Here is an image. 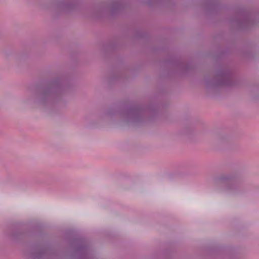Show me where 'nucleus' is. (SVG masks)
Listing matches in <instances>:
<instances>
[{
	"label": "nucleus",
	"mask_w": 259,
	"mask_h": 259,
	"mask_svg": "<svg viewBox=\"0 0 259 259\" xmlns=\"http://www.w3.org/2000/svg\"><path fill=\"white\" fill-rule=\"evenodd\" d=\"M215 183L220 186L224 192L230 194L237 195L243 191L242 186L232 176H222L215 180Z\"/></svg>",
	"instance_id": "1"
},
{
	"label": "nucleus",
	"mask_w": 259,
	"mask_h": 259,
	"mask_svg": "<svg viewBox=\"0 0 259 259\" xmlns=\"http://www.w3.org/2000/svg\"><path fill=\"white\" fill-rule=\"evenodd\" d=\"M54 250L47 245H34L29 253V256L32 259H45L52 257Z\"/></svg>",
	"instance_id": "2"
},
{
	"label": "nucleus",
	"mask_w": 259,
	"mask_h": 259,
	"mask_svg": "<svg viewBox=\"0 0 259 259\" xmlns=\"http://www.w3.org/2000/svg\"><path fill=\"white\" fill-rule=\"evenodd\" d=\"M123 118L126 122L131 123H139L143 121L144 116L145 114H123Z\"/></svg>",
	"instance_id": "3"
}]
</instances>
